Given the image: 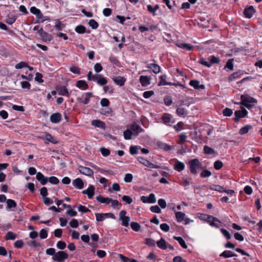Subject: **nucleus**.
Listing matches in <instances>:
<instances>
[{
	"instance_id": "1",
	"label": "nucleus",
	"mask_w": 262,
	"mask_h": 262,
	"mask_svg": "<svg viewBox=\"0 0 262 262\" xmlns=\"http://www.w3.org/2000/svg\"><path fill=\"white\" fill-rule=\"evenodd\" d=\"M241 100L240 103H241V105H244L248 109H250L254 106V105L251 103H256L257 102L256 99L247 94L242 95L241 96Z\"/></svg>"
},
{
	"instance_id": "2",
	"label": "nucleus",
	"mask_w": 262,
	"mask_h": 262,
	"mask_svg": "<svg viewBox=\"0 0 262 262\" xmlns=\"http://www.w3.org/2000/svg\"><path fill=\"white\" fill-rule=\"evenodd\" d=\"M208 59L209 62L205 61L203 58H202L200 59L199 63L207 68H210L212 64H219L221 62V59L219 57H216L214 55L210 56Z\"/></svg>"
},
{
	"instance_id": "3",
	"label": "nucleus",
	"mask_w": 262,
	"mask_h": 262,
	"mask_svg": "<svg viewBox=\"0 0 262 262\" xmlns=\"http://www.w3.org/2000/svg\"><path fill=\"white\" fill-rule=\"evenodd\" d=\"M189 164L190 172L193 174L197 173V169L202 165L198 159H194L189 161Z\"/></svg>"
},
{
	"instance_id": "4",
	"label": "nucleus",
	"mask_w": 262,
	"mask_h": 262,
	"mask_svg": "<svg viewBox=\"0 0 262 262\" xmlns=\"http://www.w3.org/2000/svg\"><path fill=\"white\" fill-rule=\"evenodd\" d=\"M241 110L235 111L234 112L235 117L233 120L238 123L240 119L245 118L248 115V111L243 107H241Z\"/></svg>"
},
{
	"instance_id": "5",
	"label": "nucleus",
	"mask_w": 262,
	"mask_h": 262,
	"mask_svg": "<svg viewBox=\"0 0 262 262\" xmlns=\"http://www.w3.org/2000/svg\"><path fill=\"white\" fill-rule=\"evenodd\" d=\"M203 215L204 217H206V218L204 219V220L206 221L207 223H208L211 226L214 227L216 228H219V226L215 223V222L220 223H221V221L217 218L210 215L203 214Z\"/></svg>"
},
{
	"instance_id": "6",
	"label": "nucleus",
	"mask_w": 262,
	"mask_h": 262,
	"mask_svg": "<svg viewBox=\"0 0 262 262\" xmlns=\"http://www.w3.org/2000/svg\"><path fill=\"white\" fill-rule=\"evenodd\" d=\"M68 257V254L63 251H59L52 257L54 261L57 262H64L66 259Z\"/></svg>"
},
{
	"instance_id": "7",
	"label": "nucleus",
	"mask_w": 262,
	"mask_h": 262,
	"mask_svg": "<svg viewBox=\"0 0 262 262\" xmlns=\"http://www.w3.org/2000/svg\"><path fill=\"white\" fill-rule=\"evenodd\" d=\"M161 120L162 122L167 126H171V124L175 121L172 116L168 113H164L161 117Z\"/></svg>"
},
{
	"instance_id": "8",
	"label": "nucleus",
	"mask_w": 262,
	"mask_h": 262,
	"mask_svg": "<svg viewBox=\"0 0 262 262\" xmlns=\"http://www.w3.org/2000/svg\"><path fill=\"white\" fill-rule=\"evenodd\" d=\"M92 96L93 93L92 92H86L83 93L81 97H77V100L83 104H87L89 103L90 98Z\"/></svg>"
},
{
	"instance_id": "9",
	"label": "nucleus",
	"mask_w": 262,
	"mask_h": 262,
	"mask_svg": "<svg viewBox=\"0 0 262 262\" xmlns=\"http://www.w3.org/2000/svg\"><path fill=\"white\" fill-rule=\"evenodd\" d=\"M38 33L41 37V39L45 42L50 41L53 39L52 35L48 34L46 32H45L42 28H40L38 30Z\"/></svg>"
},
{
	"instance_id": "10",
	"label": "nucleus",
	"mask_w": 262,
	"mask_h": 262,
	"mask_svg": "<svg viewBox=\"0 0 262 262\" xmlns=\"http://www.w3.org/2000/svg\"><path fill=\"white\" fill-rule=\"evenodd\" d=\"M256 12V10L253 6H249L245 8L243 13L246 18H250Z\"/></svg>"
},
{
	"instance_id": "11",
	"label": "nucleus",
	"mask_w": 262,
	"mask_h": 262,
	"mask_svg": "<svg viewBox=\"0 0 262 262\" xmlns=\"http://www.w3.org/2000/svg\"><path fill=\"white\" fill-rule=\"evenodd\" d=\"M78 169L81 173L84 175L89 177L93 176V170L89 167H86L80 165L78 166Z\"/></svg>"
},
{
	"instance_id": "12",
	"label": "nucleus",
	"mask_w": 262,
	"mask_h": 262,
	"mask_svg": "<svg viewBox=\"0 0 262 262\" xmlns=\"http://www.w3.org/2000/svg\"><path fill=\"white\" fill-rule=\"evenodd\" d=\"M141 200L144 203H155L156 202V199L154 193H150L148 197L142 196Z\"/></svg>"
},
{
	"instance_id": "13",
	"label": "nucleus",
	"mask_w": 262,
	"mask_h": 262,
	"mask_svg": "<svg viewBox=\"0 0 262 262\" xmlns=\"http://www.w3.org/2000/svg\"><path fill=\"white\" fill-rule=\"evenodd\" d=\"M94 78V81L97 82L100 85H105L107 82L106 78L101 74H95V77Z\"/></svg>"
},
{
	"instance_id": "14",
	"label": "nucleus",
	"mask_w": 262,
	"mask_h": 262,
	"mask_svg": "<svg viewBox=\"0 0 262 262\" xmlns=\"http://www.w3.org/2000/svg\"><path fill=\"white\" fill-rule=\"evenodd\" d=\"M95 187L92 185H90L88 189L83 190L82 193L87 194L89 199H91L93 198L95 194Z\"/></svg>"
},
{
	"instance_id": "15",
	"label": "nucleus",
	"mask_w": 262,
	"mask_h": 262,
	"mask_svg": "<svg viewBox=\"0 0 262 262\" xmlns=\"http://www.w3.org/2000/svg\"><path fill=\"white\" fill-rule=\"evenodd\" d=\"M62 116L60 113H55L51 115L50 120L53 123H58L61 120Z\"/></svg>"
},
{
	"instance_id": "16",
	"label": "nucleus",
	"mask_w": 262,
	"mask_h": 262,
	"mask_svg": "<svg viewBox=\"0 0 262 262\" xmlns=\"http://www.w3.org/2000/svg\"><path fill=\"white\" fill-rule=\"evenodd\" d=\"M56 90L59 95L66 96L68 97L70 96L69 92L65 86H58L57 87Z\"/></svg>"
},
{
	"instance_id": "17",
	"label": "nucleus",
	"mask_w": 262,
	"mask_h": 262,
	"mask_svg": "<svg viewBox=\"0 0 262 262\" xmlns=\"http://www.w3.org/2000/svg\"><path fill=\"white\" fill-rule=\"evenodd\" d=\"M150 76L142 75L140 77L139 81L142 86H146L150 84Z\"/></svg>"
},
{
	"instance_id": "18",
	"label": "nucleus",
	"mask_w": 262,
	"mask_h": 262,
	"mask_svg": "<svg viewBox=\"0 0 262 262\" xmlns=\"http://www.w3.org/2000/svg\"><path fill=\"white\" fill-rule=\"evenodd\" d=\"M36 178L39 182H40L42 185H46L48 181V178L45 177L44 175L40 172H38L36 173Z\"/></svg>"
},
{
	"instance_id": "19",
	"label": "nucleus",
	"mask_w": 262,
	"mask_h": 262,
	"mask_svg": "<svg viewBox=\"0 0 262 262\" xmlns=\"http://www.w3.org/2000/svg\"><path fill=\"white\" fill-rule=\"evenodd\" d=\"M73 185L79 189H81L84 187V183L81 178H78L74 180L72 182Z\"/></svg>"
},
{
	"instance_id": "20",
	"label": "nucleus",
	"mask_w": 262,
	"mask_h": 262,
	"mask_svg": "<svg viewBox=\"0 0 262 262\" xmlns=\"http://www.w3.org/2000/svg\"><path fill=\"white\" fill-rule=\"evenodd\" d=\"M146 67L150 69L153 73L156 74H157L160 72L161 68L156 63H149L148 64Z\"/></svg>"
},
{
	"instance_id": "21",
	"label": "nucleus",
	"mask_w": 262,
	"mask_h": 262,
	"mask_svg": "<svg viewBox=\"0 0 262 262\" xmlns=\"http://www.w3.org/2000/svg\"><path fill=\"white\" fill-rule=\"evenodd\" d=\"M30 12L35 15L38 19H41L43 17V14L40 10L34 6L31 7Z\"/></svg>"
},
{
	"instance_id": "22",
	"label": "nucleus",
	"mask_w": 262,
	"mask_h": 262,
	"mask_svg": "<svg viewBox=\"0 0 262 262\" xmlns=\"http://www.w3.org/2000/svg\"><path fill=\"white\" fill-rule=\"evenodd\" d=\"M176 46L180 48L185 49L187 51H191L193 48L192 45L184 42H177Z\"/></svg>"
},
{
	"instance_id": "23",
	"label": "nucleus",
	"mask_w": 262,
	"mask_h": 262,
	"mask_svg": "<svg viewBox=\"0 0 262 262\" xmlns=\"http://www.w3.org/2000/svg\"><path fill=\"white\" fill-rule=\"evenodd\" d=\"M92 125L95 127L102 129H105V124L104 122L100 120H94L92 122Z\"/></svg>"
},
{
	"instance_id": "24",
	"label": "nucleus",
	"mask_w": 262,
	"mask_h": 262,
	"mask_svg": "<svg viewBox=\"0 0 262 262\" xmlns=\"http://www.w3.org/2000/svg\"><path fill=\"white\" fill-rule=\"evenodd\" d=\"M203 150H204V153L205 155H217V152L216 151H215L214 149H213V148H212L211 147H210L207 145H205L204 146Z\"/></svg>"
},
{
	"instance_id": "25",
	"label": "nucleus",
	"mask_w": 262,
	"mask_h": 262,
	"mask_svg": "<svg viewBox=\"0 0 262 262\" xmlns=\"http://www.w3.org/2000/svg\"><path fill=\"white\" fill-rule=\"evenodd\" d=\"M220 257H224L225 258L237 256V254L235 253H233L230 250H225L220 255Z\"/></svg>"
},
{
	"instance_id": "26",
	"label": "nucleus",
	"mask_w": 262,
	"mask_h": 262,
	"mask_svg": "<svg viewBox=\"0 0 262 262\" xmlns=\"http://www.w3.org/2000/svg\"><path fill=\"white\" fill-rule=\"evenodd\" d=\"M130 129L132 131L135 132L136 135H138L139 133L144 131V129L136 123H134L131 125Z\"/></svg>"
},
{
	"instance_id": "27",
	"label": "nucleus",
	"mask_w": 262,
	"mask_h": 262,
	"mask_svg": "<svg viewBox=\"0 0 262 262\" xmlns=\"http://www.w3.org/2000/svg\"><path fill=\"white\" fill-rule=\"evenodd\" d=\"M173 168L174 170L181 172L184 169L185 164L183 162L177 160L174 165Z\"/></svg>"
},
{
	"instance_id": "28",
	"label": "nucleus",
	"mask_w": 262,
	"mask_h": 262,
	"mask_svg": "<svg viewBox=\"0 0 262 262\" xmlns=\"http://www.w3.org/2000/svg\"><path fill=\"white\" fill-rule=\"evenodd\" d=\"M76 85L77 88L83 90H87L89 88L88 84L86 81L82 80H78Z\"/></svg>"
},
{
	"instance_id": "29",
	"label": "nucleus",
	"mask_w": 262,
	"mask_h": 262,
	"mask_svg": "<svg viewBox=\"0 0 262 262\" xmlns=\"http://www.w3.org/2000/svg\"><path fill=\"white\" fill-rule=\"evenodd\" d=\"M242 75H243V73L241 71L234 72L229 76V77L228 78V81L229 82L233 81L235 80L236 79L239 78Z\"/></svg>"
},
{
	"instance_id": "30",
	"label": "nucleus",
	"mask_w": 262,
	"mask_h": 262,
	"mask_svg": "<svg viewBox=\"0 0 262 262\" xmlns=\"http://www.w3.org/2000/svg\"><path fill=\"white\" fill-rule=\"evenodd\" d=\"M97 201L101 203H104L106 204H108L110 203V198H105L101 195H99L96 198Z\"/></svg>"
},
{
	"instance_id": "31",
	"label": "nucleus",
	"mask_w": 262,
	"mask_h": 262,
	"mask_svg": "<svg viewBox=\"0 0 262 262\" xmlns=\"http://www.w3.org/2000/svg\"><path fill=\"white\" fill-rule=\"evenodd\" d=\"M75 31L78 34H84L85 33H90V31H86V28L83 25H78L75 29Z\"/></svg>"
},
{
	"instance_id": "32",
	"label": "nucleus",
	"mask_w": 262,
	"mask_h": 262,
	"mask_svg": "<svg viewBox=\"0 0 262 262\" xmlns=\"http://www.w3.org/2000/svg\"><path fill=\"white\" fill-rule=\"evenodd\" d=\"M113 80L116 84L121 86L124 84L126 79L123 77L118 76L114 78Z\"/></svg>"
},
{
	"instance_id": "33",
	"label": "nucleus",
	"mask_w": 262,
	"mask_h": 262,
	"mask_svg": "<svg viewBox=\"0 0 262 262\" xmlns=\"http://www.w3.org/2000/svg\"><path fill=\"white\" fill-rule=\"evenodd\" d=\"M157 244L158 247L161 249L165 250L167 248L166 242L162 237L157 242Z\"/></svg>"
},
{
	"instance_id": "34",
	"label": "nucleus",
	"mask_w": 262,
	"mask_h": 262,
	"mask_svg": "<svg viewBox=\"0 0 262 262\" xmlns=\"http://www.w3.org/2000/svg\"><path fill=\"white\" fill-rule=\"evenodd\" d=\"M173 239L177 241L179 244L181 246V247L184 249H187V245H186L185 241L183 239V238L181 236H173Z\"/></svg>"
},
{
	"instance_id": "35",
	"label": "nucleus",
	"mask_w": 262,
	"mask_h": 262,
	"mask_svg": "<svg viewBox=\"0 0 262 262\" xmlns=\"http://www.w3.org/2000/svg\"><path fill=\"white\" fill-rule=\"evenodd\" d=\"M166 78H167L166 75H161L160 77V82L158 84V85L159 86L169 85L170 84H171V82H167L166 81Z\"/></svg>"
},
{
	"instance_id": "36",
	"label": "nucleus",
	"mask_w": 262,
	"mask_h": 262,
	"mask_svg": "<svg viewBox=\"0 0 262 262\" xmlns=\"http://www.w3.org/2000/svg\"><path fill=\"white\" fill-rule=\"evenodd\" d=\"M6 203V208L7 210H10L12 208H15L17 206L16 203L15 202V201L12 199H8Z\"/></svg>"
},
{
	"instance_id": "37",
	"label": "nucleus",
	"mask_w": 262,
	"mask_h": 262,
	"mask_svg": "<svg viewBox=\"0 0 262 262\" xmlns=\"http://www.w3.org/2000/svg\"><path fill=\"white\" fill-rule=\"evenodd\" d=\"M176 214V217L177 219V221L179 223L182 222L184 220L185 216V214L182 212H176L175 213Z\"/></svg>"
},
{
	"instance_id": "38",
	"label": "nucleus",
	"mask_w": 262,
	"mask_h": 262,
	"mask_svg": "<svg viewBox=\"0 0 262 262\" xmlns=\"http://www.w3.org/2000/svg\"><path fill=\"white\" fill-rule=\"evenodd\" d=\"M252 128V126L251 125H247L242 127L239 132V133L241 135L247 134L249 130Z\"/></svg>"
},
{
	"instance_id": "39",
	"label": "nucleus",
	"mask_w": 262,
	"mask_h": 262,
	"mask_svg": "<svg viewBox=\"0 0 262 262\" xmlns=\"http://www.w3.org/2000/svg\"><path fill=\"white\" fill-rule=\"evenodd\" d=\"M176 114L180 117H185L187 115L186 110L183 107H178L176 111Z\"/></svg>"
},
{
	"instance_id": "40",
	"label": "nucleus",
	"mask_w": 262,
	"mask_h": 262,
	"mask_svg": "<svg viewBox=\"0 0 262 262\" xmlns=\"http://www.w3.org/2000/svg\"><path fill=\"white\" fill-rule=\"evenodd\" d=\"M54 27L55 28L56 30H62L66 27V25L64 24L61 23L59 19H56L55 25Z\"/></svg>"
},
{
	"instance_id": "41",
	"label": "nucleus",
	"mask_w": 262,
	"mask_h": 262,
	"mask_svg": "<svg viewBox=\"0 0 262 262\" xmlns=\"http://www.w3.org/2000/svg\"><path fill=\"white\" fill-rule=\"evenodd\" d=\"M233 58L229 59L224 67V69H229L230 70L232 71L234 68Z\"/></svg>"
},
{
	"instance_id": "42",
	"label": "nucleus",
	"mask_w": 262,
	"mask_h": 262,
	"mask_svg": "<svg viewBox=\"0 0 262 262\" xmlns=\"http://www.w3.org/2000/svg\"><path fill=\"white\" fill-rule=\"evenodd\" d=\"M100 113L107 116H108L109 115L112 116L113 111L111 108H101L100 110Z\"/></svg>"
},
{
	"instance_id": "43",
	"label": "nucleus",
	"mask_w": 262,
	"mask_h": 262,
	"mask_svg": "<svg viewBox=\"0 0 262 262\" xmlns=\"http://www.w3.org/2000/svg\"><path fill=\"white\" fill-rule=\"evenodd\" d=\"M124 138L126 140H130L132 139V136L133 135L132 130L130 129H126L123 132Z\"/></svg>"
},
{
	"instance_id": "44",
	"label": "nucleus",
	"mask_w": 262,
	"mask_h": 262,
	"mask_svg": "<svg viewBox=\"0 0 262 262\" xmlns=\"http://www.w3.org/2000/svg\"><path fill=\"white\" fill-rule=\"evenodd\" d=\"M110 203L112 204V206L115 208L119 209L121 207L122 205L118 202L117 200H113L111 199Z\"/></svg>"
},
{
	"instance_id": "45",
	"label": "nucleus",
	"mask_w": 262,
	"mask_h": 262,
	"mask_svg": "<svg viewBox=\"0 0 262 262\" xmlns=\"http://www.w3.org/2000/svg\"><path fill=\"white\" fill-rule=\"evenodd\" d=\"M121 221V225L123 226L127 227L129 226V223L130 221V217L128 216H126V217H124L120 219Z\"/></svg>"
},
{
	"instance_id": "46",
	"label": "nucleus",
	"mask_w": 262,
	"mask_h": 262,
	"mask_svg": "<svg viewBox=\"0 0 262 262\" xmlns=\"http://www.w3.org/2000/svg\"><path fill=\"white\" fill-rule=\"evenodd\" d=\"M162 2L166 4L168 9L171 10L172 12L174 11L175 9L173 8V6H176L174 1L172 2L173 5L171 4L170 0H162Z\"/></svg>"
},
{
	"instance_id": "47",
	"label": "nucleus",
	"mask_w": 262,
	"mask_h": 262,
	"mask_svg": "<svg viewBox=\"0 0 262 262\" xmlns=\"http://www.w3.org/2000/svg\"><path fill=\"white\" fill-rule=\"evenodd\" d=\"M16 235L12 231L8 232L5 236L6 240H14L16 238Z\"/></svg>"
},
{
	"instance_id": "48",
	"label": "nucleus",
	"mask_w": 262,
	"mask_h": 262,
	"mask_svg": "<svg viewBox=\"0 0 262 262\" xmlns=\"http://www.w3.org/2000/svg\"><path fill=\"white\" fill-rule=\"evenodd\" d=\"M210 189L217 191L220 192H222L223 191H224V188L219 185H213L210 187Z\"/></svg>"
},
{
	"instance_id": "49",
	"label": "nucleus",
	"mask_w": 262,
	"mask_h": 262,
	"mask_svg": "<svg viewBox=\"0 0 262 262\" xmlns=\"http://www.w3.org/2000/svg\"><path fill=\"white\" fill-rule=\"evenodd\" d=\"M130 226L132 229L136 232L139 231L141 228L140 225L137 222H132L130 224Z\"/></svg>"
},
{
	"instance_id": "50",
	"label": "nucleus",
	"mask_w": 262,
	"mask_h": 262,
	"mask_svg": "<svg viewBox=\"0 0 262 262\" xmlns=\"http://www.w3.org/2000/svg\"><path fill=\"white\" fill-rule=\"evenodd\" d=\"M184 123L182 121H180L176 125H174L173 128L177 132H178L184 129Z\"/></svg>"
},
{
	"instance_id": "51",
	"label": "nucleus",
	"mask_w": 262,
	"mask_h": 262,
	"mask_svg": "<svg viewBox=\"0 0 262 262\" xmlns=\"http://www.w3.org/2000/svg\"><path fill=\"white\" fill-rule=\"evenodd\" d=\"M120 258L122 259L123 262H138L136 259L133 258H130L124 256L122 254H120Z\"/></svg>"
},
{
	"instance_id": "52",
	"label": "nucleus",
	"mask_w": 262,
	"mask_h": 262,
	"mask_svg": "<svg viewBox=\"0 0 262 262\" xmlns=\"http://www.w3.org/2000/svg\"><path fill=\"white\" fill-rule=\"evenodd\" d=\"M211 175V172L208 169L203 170L200 173V177L203 178H208Z\"/></svg>"
},
{
	"instance_id": "53",
	"label": "nucleus",
	"mask_w": 262,
	"mask_h": 262,
	"mask_svg": "<svg viewBox=\"0 0 262 262\" xmlns=\"http://www.w3.org/2000/svg\"><path fill=\"white\" fill-rule=\"evenodd\" d=\"M27 67H29V64L27 62L25 61H21L19 63L16 64L15 66V68L16 69H21L24 68H26Z\"/></svg>"
},
{
	"instance_id": "54",
	"label": "nucleus",
	"mask_w": 262,
	"mask_h": 262,
	"mask_svg": "<svg viewBox=\"0 0 262 262\" xmlns=\"http://www.w3.org/2000/svg\"><path fill=\"white\" fill-rule=\"evenodd\" d=\"M89 25L93 29H96L99 26L98 23L93 19L90 20Z\"/></svg>"
},
{
	"instance_id": "55",
	"label": "nucleus",
	"mask_w": 262,
	"mask_h": 262,
	"mask_svg": "<svg viewBox=\"0 0 262 262\" xmlns=\"http://www.w3.org/2000/svg\"><path fill=\"white\" fill-rule=\"evenodd\" d=\"M233 114L232 110L226 107L223 111V114L226 117H230Z\"/></svg>"
},
{
	"instance_id": "56",
	"label": "nucleus",
	"mask_w": 262,
	"mask_h": 262,
	"mask_svg": "<svg viewBox=\"0 0 262 262\" xmlns=\"http://www.w3.org/2000/svg\"><path fill=\"white\" fill-rule=\"evenodd\" d=\"M95 215L97 222H101L106 218L105 213H96Z\"/></svg>"
},
{
	"instance_id": "57",
	"label": "nucleus",
	"mask_w": 262,
	"mask_h": 262,
	"mask_svg": "<svg viewBox=\"0 0 262 262\" xmlns=\"http://www.w3.org/2000/svg\"><path fill=\"white\" fill-rule=\"evenodd\" d=\"M46 139L48 140V141L53 143V144H57L58 143V141H56L52 135L50 134H47L46 135Z\"/></svg>"
},
{
	"instance_id": "58",
	"label": "nucleus",
	"mask_w": 262,
	"mask_h": 262,
	"mask_svg": "<svg viewBox=\"0 0 262 262\" xmlns=\"http://www.w3.org/2000/svg\"><path fill=\"white\" fill-rule=\"evenodd\" d=\"M48 181L53 185H57L59 182L58 179L54 176L49 177V178L48 179Z\"/></svg>"
},
{
	"instance_id": "59",
	"label": "nucleus",
	"mask_w": 262,
	"mask_h": 262,
	"mask_svg": "<svg viewBox=\"0 0 262 262\" xmlns=\"http://www.w3.org/2000/svg\"><path fill=\"white\" fill-rule=\"evenodd\" d=\"M145 244L148 246L154 247L155 246V241L152 238H146L145 239Z\"/></svg>"
},
{
	"instance_id": "60",
	"label": "nucleus",
	"mask_w": 262,
	"mask_h": 262,
	"mask_svg": "<svg viewBox=\"0 0 262 262\" xmlns=\"http://www.w3.org/2000/svg\"><path fill=\"white\" fill-rule=\"evenodd\" d=\"M221 233L226 237L227 239H230L231 238V235L230 233L225 229L221 228L220 229Z\"/></svg>"
},
{
	"instance_id": "61",
	"label": "nucleus",
	"mask_w": 262,
	"mask_h": 262,
	"mask_svg": "<svg viewBox=\"0 0 262 262\" xmlns=\"http://www.w3.org/2000/svg\"><path fill=\"white\" fill-rule=\"evenodd\" d=\"M164 103L166 106H170L172 103V98L170 96H166L164 98Z\"/></svg>"
},
{
	"instance_id": "62",
	"label": "nucleus",
	"mask_w": 262,
	"mask_h": 262,
	"mask_svg": "<svg viewBox=\"0 0 262 262\" xmlns=\"http://www.w3.org/2000/svg\"><path fill=\"white\" fill-rule=\"evenodd\" d=\"M179 138H180V139H179V141L178 142V144H183L185 142L186 139L187 138V136L184 133H182L179 135Z\"/></svg>"
},
{
	"instance_id": "63",
	"label": "nucleus",
	"mask_w": 262,
	"mask_h": 262,
	"mask_svg": "<svg viewBox=\"0 0 262 262\" xmlns=\"http://www.w3.org/2000/svg\"><path fill=\"white\" fill-rule=\"evenodd\" d=\"M223 166V162L220 160H217L214 163V168L216 170H220Z\"/></svg>"
},
{
	"instance_id": "64",
	"label": "nucleus",
	"mask_w": 262,
	"mask_h": 262,
	"mask_svg": "<svg viewBox=\"0 0 262 262\" xmlns=\"http://www.w3.org/2000/svg\"><path fill=\"white\" fill-rule=\"evenodd\" d=\"M42 74L39 73V72H37L36 74H35V80L36 81H37L39 83H42L43 82V80L42 79Z\"/></svg>"
}]
</instances>
